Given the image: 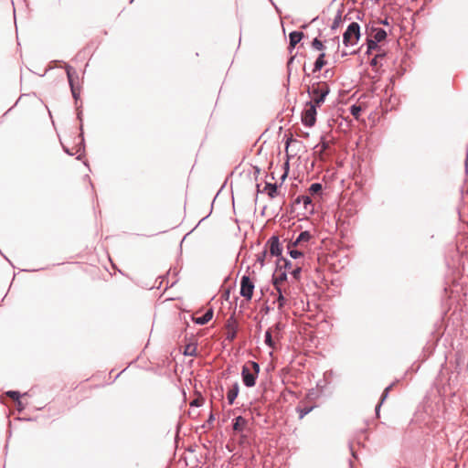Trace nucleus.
<instances>
[{"label":"nucleus","mask_w":468,"mask_h":468,"mask_svg":"<svg viewBox=\"0 0 468 468\" xmlns=\"http://www.w3.org/2000/svg\"><path fill=\"white\" fill-rule=\"evenodd\" d=\"M322 191V186L319 183L312 184L309 187V193L312 195L318 194Z\"/></svg>","instance_id":"obj_23"},{"label":"nucleus","mask_w":468,"mask_h":468,"mask_svg":"<svg viewBox=\"0 0 468 468\" xmlns=\"http://www.w3.org/2000/svg\"><path fill=\"white\" fill-rule=\"evenodd\" d=\"M371 38L377 42H381L387 37V33L382 28H372Z\"/></svg>","instance_id":"obj_14"},{"label":"nucleus","mask_w":468,"mask_h":468,"mask_svg":"<svg viewBox=\"0 0 468 468\" xmlns=\"http://www.w3.org/2000/svg\"><path fill=\"white\" fill-rule=\"evenodd\" d=\"M314 409V406H304V407H301L299 406L297 408V412L299 413V418L300 419H303L305 415H307L308 413H310Z\"/></svg>","instance_id":"obj_19"},{"label":"nucleus","mask_w":468,"mask_h":468,"mask_svg":"<svg viewBox=\"0 0 468 468\" xmlns=\"http://www.w3.org/2000/svg\"><path fill=\"white\" fill-rule=\"evenodd\" d=\"M350 112H351V114L356 118V119H358L359 115H360V112H361V107L360 106H356V105H353L350 109Z\"/></svg>","instance_id":"obj_27"},{"label":"nucleus","mask_w":468,"mask_h":468,"mask_svg":"<svg viewBox=\"0 0 468 468\" xmlns=\"http://www.w3.org/2000/svg\"><path fill=\"white\" fill-rule=\"evenodd\" d=\"M316 107L315 104L307 103L302 114V122L304 125L312 127L316 121Z\"/></svg>","instance_id":"obj_4"},{"label":"nucleus","mask_w":468,"mask_h":468,"mask_svg":"<svg viewBox=\"0 0 468 468\" xmlns=\"http://www.w3.org/2000/svg\"><path fill=\"white\" fill-rule=\"evenodd\" d=\"M308 92L312 98V101L309 103L320 106L324 102L326 95L329 92V87L325 82L314 83L308 90Z\"/></svg>","instance_id":"obj_2"},{"label":"nucleus","mask_w":468,"mask_h":468,"mask_svg":"<svg viewBox=\"0 0 468 468\" xmlns=\"http://www.w3.org/2000/svg\"><path fill=\"white\" fill-rule=\"evenodd\" d=\"M246 425H247V420L243 417L239 416L235 419L233 429L236 431H241L245 428Z\"/></svg>","instance_id":"obj_16"},{"label":"nucleus","mask_w":468,"mask_h":468,"mask_svg":"<svg viewBox=\"0 0 468 468\" xmlns=\"http://www.w3.org/2000/svg\"><path fill=\"white\" fill-rule=\"evenodd\" d=\"M321 147L320 151L324 152L329 147L328 142H322L320 144H318L316 147Z\"/></svg>","instance_id":"obj_30"},{"label":"nucleus","mask_w":468,"mask_h":468,"mask_svg":"<svg viewBox=\"0 0 468 468\" xmlns=\"http://www.w3.org/2000/svg\"><path fill=\"white\" fill-rule=\"evenodd\" d=\"M227 339L233 341L237 335V324L235 321L229 320L227 324Z\"/></svg>","instance_id":"obj_7"},{"label":"nucleus","mask_w":468,"mask_h":468,"mask_svg":"<svg viewBox=\"0 0 468 468\" xmlns=\"http://www.w3.org/2000/svg\"><path fill=\"white\" fill-rule=\"evenodd\" d=\"M281 329V324L277 323L273 327L270 328L265 334V343L270 347H274V342L272 340L271 335L273 332H278Z\"/></svg>","instance_id":"obj_10"},{"label":"nucleus","mask_w":468,"mask_h":468,"mask_svg":"<svg viewBox=\"0 0 468 468\" xmlns=\"http://www.w3.org/2000/svg\"><path fill=\"white\" fill-rule=\"evenodd\" d=\"M239 387L238 383H235L232 388L228 391L227 399L229 405H232L238 397Z\"/></svg>","instance_id":"obj_12"},{"label":"nucleus","mask_w":468,"mask_h":468,"mask_svg":"<svg viewBox=\"0 0 468 468\" xmlns=\"http://www.w3.org/2000/svg\"><path fill=\"white\" fill-rule=\"evenodd\" d=\"M286 277H287V276H286V274H285V273H282V274L280 275V277H276V278H274V282H273V283H274L275 282L279 281V287H281V284L286 281Z\"/></svg>","instance_id":"obj_28"},{"label":"nucleus","mask_w":468,"mask_h":468,"mask_svg":"<svg viewBox=\"0 0 468 468\" xmlns=\"http://www.w3.org/2000/svg\"><path fill=\"white\" fill-rule=\"evenodd\" d=\"M197 345L196 344H188L185 346L184 355L196 356H197Z\"/></svg>","instance_id":"obj_18"},{"label":"nucleus","mask_w":468,"mask_h":468,"mask_svg":"<svg viewBox=\"0 0 468 468\" xmlns=\"http://www.w3.org/2000/svg\"><path fill=\"white\" fill-rule=\"evenodd\" d=\"M311 239V234L308 231H303L299 234L295 241L292 243V246H303L304 243L308 242Z\"/></svg>","instance_id":"obj_11"},{"label":"nucleus","mask_w":468,"mask_h":468,"mask_svg":"<svg viewBox=\"0 0 468 468\" xmlns=\"http://www.w3.org/2000/svg\"><path fill=\"white\" fill-rule=\"evenodd\" d=\"M312 46L314 48L317 49V50H323L324 46L323 44V42L321 40H319L318 38H314L312 42Z\"/></svg>","instance_id":"obj_26"},{"label":"nucleus","mask_w":468,"mask_h":468,"mask_svg":"<svg viewBox=\"0 0 468 468\" xmlns=\"http://www.w3.org/2000/svg\"><path fill=\"white\" fill-rule=\"evenodd\" d=\"M378 48V42L372 38L367 39V52Z\"/></svg>","instance_id":"obj_25"},{"label":"nucleus","mask_w":468,"mask_h":468,"mask_svg":"<svg viewBox=\"0 0 468 468\" xmlns=\"http://www.w3.org/2000/svg\"><path fill=\"white\" fill-rule=\"evenodd\" d=\"M274 286L278 292V298H277L278 307H279V309H282L284 306L286 300L282 294V288L279 287V281L274 282Z\"/></svg>","instance_id":"obj_15"},{"label":"nucleus","mask_w":468,"mask_h":468,"mask_svg":"<svg viewBox=\"0 0 468 468\" xmlns=\"http://www.w3.org/2000/svg\"><path fill=\"white\" fill-rule=\"evenodd\" d=\"M284 262H285V267L289 266L290 263L286 260H284Z\"/></svg>","instance_id":"obj_34"},{"label":"nucleus","mask_w":468,"mask_h":468,"mask_svg":"<svg viewBox=\"0 0 468 468\" xmlns=\"http://www.w3.org/2000/svg\"><path fill=\"white\" fill-rule=\"evenodd\" d=\"M360 37V27L356 22H352L343 35V43L348 46H354Z\"/></svg>","instance_id":"obj_3"},{"label":"nucleus","mask_w":468,"mask_h":468,"mask_svg":"<svg viewBox=\"0 0 468 468\" xmlns=\"http://www.w3.org/2000/svg\"><path fill=\"white\" fill-rule=\"evenodd\" d=\"M202 403H203V399H202V398H200V399H194V400L190 403V405H191V406H197V407H199V406H201V405H202Z\"/></svg>","instance_id":"obj_32"},{"label":"nucleus","mask_w":468,"mask_h":468,"mask_svg":"<svg viewBox=\"0 0 468 468\" xmlns=\"http://www.w3.org/2000/svg\"><path fill=\"white\" fill-rule=\"evenodd\" d=\"M383 56H384L383 54L376 55L375 58L371 60V65L374 66V67L377 66L378 63V58H382Z\"/></svg>","instance_id":"obj_31"},{"label":"nucleus","mask_w":468,"mask_h":468,"mask_svg":"<svg viewBox=\"0 0 468 468\" xmlns=\"http://www.w3.org/2000/svg\"><path fill=\"white\" fill-rule=\"evenodd\" d=\"M300 271H301V268H296V269L292 271V275H293V277L298 278V275H299Z\"/></svg>","instance_id":"obj_33"},{"label":"nucleus","mask_w":468,"mask_h":468,"mask_svg":"<svg viewBox=\"0 0 468 468\" xmlns=\"http://www.w3.org/2000/svg\"><path fill=\"white\" fill-rule=\"evenodd\" d=\"M290 48H293L303 37V33L300 31H293L290 33Z\"/></svg>","instance_id":"obj_13"},{"label":"nucleus","mask_w":468,"mask_h":468,"mask_svg":"<svg viewBox=\"0 0 468 468\" xmlns=\"http://www.w3.org/2000/svg\"><path fill=\"white\" fill-rule=\"evenodd\" d=\"M391 388H392V386H389V387L385 388V390H384V392L382 394V397H381V402L378 404V408L380 407V404L387 399L388 393L389 392Z\"/></svg>","instance_id":"obj_29"},{"label":"nucleus","mask_w":468,"mask_h":468,"mask_svg":"<svg viewBox=\"0 0 468 468\" xmlns=\"http://www.w3.org/2000/svg\"><path fill=\"white\" fill-rule=\"evenodd\" d=\"M324 53L320 54L318 58L316 59L314 63V72L319 71L322 69V68L326 64V61L324 60Z\"/></svg>","instance_id":"obj_17"},{"label":"nucleus","mask_w":468,"mask_h":468,"mask_svg":"<svg viewBox=\"0 0 468 468\" xmlns=\"http://www.w3.org/2000/svg\"><path fill=\"white\" fill-rule=\"evenodd\" d=\"M6 396L11 398L12 399L16 400L17 402L18 407H21V401L19 400L20 394L18 391H7Z\"/></svg>","instance_id":"obj_22"},{"label":"nucleus","mask_w":468,"mask_h":468,"mask_svg":"<svg viewBox=\"0 0 468 468\" xmlns=\"http://www.w3.org/2000/svg\"><path fill=\"white\" fill-rule=\"evenodd\" d=\"M260 372V366L254 361H248L242 367L241 377L245 386L250 388L255 386L256 378Z\"/></svg>","instance_id":"obj_1"},{"label":"nucleus","mask_w":468,"mask_h":468,"mask_svg":"<svg viewBox=\"0 0 468 468\" xmlns=\"http://www.w3.org/2000/svg\"><path fill=\"white\" fill-rule=\"evenodd\" d=\"M270 252L273 256H279L282 253V249L277 237H272L270 239Z\"/></svg>","instance_id":"obj_8"},{"label":"nucleus","mask_w":468,"mask_h":468,"mask_svg":"<svg viewBox=\"0 0 468 468\" xmlns=\"http://www.w3.org/2000/svg\"><path fill=\"white\" fill-rule=\"evenodd\" d=\"M295 246H292V243L291 245H289L288 249H289V253L291 255L292 258L293 259H298L300 257H302L303 255V252L300 250H295L293 249Z\"/></svg>","instance_id":"obj_20"},{"label":"nucleus","mask_w":468,"mask_h":468,"mask_svg":"<svg viewBox=\"0 0 468 468\" xmlns=\"http://www.w3.org/2000/svg\"><path fill=\"white\" fill-rule=\"evenodd\" d=\"M213 317V310L208 309L203 315L195 316L193 318L194 322L198 324H206L208 323Z\"/></svg>","instance_id":"obj_9"},{"label":"nucleus","mask_w":468,"mask_h":468,"mask_svg":"<svg viewBox=\"0 0 468 468\" xmlns=\"http://www.w3.org/2000/svg\"><path fill=\"white\" fill-rule=\"evenodd\" d=\"M254 282L249 276H242L240 280V295L247 301H250L253 295Z\"/></svg>","instance_id":"obj_5"},{"label":"nucleus","mask_w":468,"mask_h":468,"mask_svg":"<svg viewBox=\"0 0 468 468\" xmlns=\"http://www.w3.org/2000/svg\"><path fill=\"white\" fill-rule=\"evenodd\" d=\"M296 201L298 203L302 202L305 208L307 207V205L312 203V199L309 196L298 197Z\"/></svg>","instance_id":"obj_24"},{"label":"nucleus","mask_w":468,"mask_h":468,"mask_svg":"<svg viewBox=\"0 0 468 468\" xmlns=\"http://www.w3.org/2000/svg\"><path fill=\"white\" fill-rule=\"evenodd\" d=\"M66 71H67V76H68V80H69V83L70 85V89H71V91H72V95L75 99H77V96H78V92H77V90L74 86V79H78V76H77V73L76 71L74 70V69L70 66H67L66 67Z\"/></svg>","instance_id":"obj_6"},{"label":"nucleus","mask_w":468,"mask_h":468,"mask_svg":"<svg viewBox=\"0 0 468 468\" xmlns=\"http://www.w3.org/2000/svg\"><path fill=\"white\" fill-rule=\"evenodd\" d=\"M265 190L267 191L269 197L272 198L277 194V186L275 184H266Z\"/></svg>","instance_id":"obj_21"}]
</instances>
